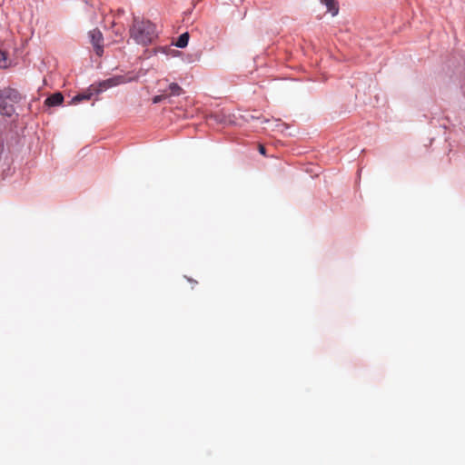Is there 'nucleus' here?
Instances as JSON below:
<instances>
[{
    "label": "nucleus",
    "instance_id": "f257e3e1",
    "mask_svg": "<svg viewBox=\"0 0 465 465\" xmlns=\"http://www.w3.org/2000/svg\"><path fill=\"white\" fill-rule=\"evenodd\" d=\"M130 35L138 45H148L156 39L157 33L152 22L135 18L130 28Z\"/></svg>",
    "mask_w": 465,
    "mask_h": 465
},
{
    "label": "nucleus",
    "instance_id": "f03ea898",
    "mask_svg": "<svg viewBox=\"0 0 465 465\" xmlns=\"http://www.w3.org/2000/svg\"><path fill=\"white\" fill-rule=\"evenodd\" d=\"M21 99L19 92L14 88L6 87L0 90V114L11 116L14 112V104Z\"/></svg>",
    "mask_w": 465,
    "mask_h": 465
},
{
    "label": "nucleus",
    "instance_id": "7ed1b4c3",
    "mask_svg": "<svg viewBox=\"0 0 465 465\" xmlns=\"http://www.w3.org/2000/svg\"><path fill=\"white\" fill-rule=\"evenodd\" d=\"M89 36H90V39H91V43L93 44L94 45V48L95 50V53L98 54V55H102L103 52H104V45H103V35L101 33V31L97 28L95 29H93L89 32Z\"/></svg>",
    "mask_w": 465,
    "mask_h": 465
},
{
    "label": "nucleus",
    "instance_id": "20e7f679",
    "mask_svg": "<svg viewBox=\"0 0 465 465\" xmlns=\"http://www.w3.org/2000/svg\"><path fill=\"white\" fill-rule=\"evenodd\" d=\"M126 82H127V80H126L125 76L118 75V76H114V77H112V78H109V79L104 81L101 84V86H103L104 88H109V87L115 86V85H118L121 84H124Z\"/></svg>",
    "mask_w": 465,
    "mask_h": 465
},
{
    "label": "nucleus",
    "instance_id": "39448f33",
    "mask_svg": "<svg viewBox=\"0 0 465 465\" xmlns=\"http://www.w3.org/2000/svg\"><path fill=\"white\" fill-rule=\"evenodd\" d=\"M64 101V96L61 93H54L47 97L45 104L48 106H57Z\"/></svg>",
    "mask_w": 465,
    "mask_h": 465
},
{
    "label": "nucleus",
    "instance_id": "423d86ee",
    "mask_svg": "<svg viewBox=\"0 0 465 465\" xmlns=\"http://www.w3.org/2000/svg\"><path fill=\"white\" fill-rule=\"evenodd\" d=\"M323 5H326L328 12L331 13L332 15H336L339 12L338 4L335 0H321Z\"/></svg>",
    "mask_w": 465,
    "mask_h": 465
},
{
    "label": "nucleus",
    "instance_id": "0eeeda50",
    "mask_svg": "<svg viewBox=\"0 0 465 465\" xmlns=\"http://www.w3.org/2000/svg\"><path fill=\"white\" fill-rule=\"evenodd\" d=\"M188 41H189V34L183 33L178 37V39L175 43V45L179 48H184L187 46Z\"/></svg>",
    "mask_w": 465,
    "mask_h": 465
},
{
    "label": "nucleus",
    "instance_id": "6e6552de",
    "mask_svg": "<svg viewBox=\"0 0 465 465\" xmlns=\"http://www.w3.org/2000/svg\"><path fill=\"white\" fill-rule=\"evenodd\" d=\"M169 90L172 95H180L182 94V88L175 83H172L169 85Z\"/></svg>",
    "mask_w": 465,
    "mask_h": 465
},
{
    "label": "nucleus",
    "instance_id": "1a4fd4ad",
    "mask_svg": "<svg viewBox=\"0 0 465 465\" xmlns=\"http://www.w3.org/2000/svg\"><path fill=\"white\" fill-rule=\"evenodd\" d=\"M92 96V94L89 93V94H78L76 96H74L73 98V102L76 103V102H80V101H83V100H89Z\"/></svg>",
    "mask_w": 465,
    "mask_h": 465
},
{
    "label": "nucleus",
    "instance_id": "9d476101",
    "mask_svg": "<svg viewBox=\"0 0 465 465\" xmlns=\"http://www.w3.org/2000/svg\"><path fill=\"white\" fill-rule=\"evenodd\" d=\"M6 67L5 57L3 53L0 54V68Z\"/></svg>",
    "mask_w": 465,
    "mask_h": 465
},
{
    "label": "nucleus",
    "instance_id": "9b49d317",
    "mask_svg": "<svg viewBox=\"0 0 465 465\" xmlns=\"http://www.w3.org/2000/svg\"><path fill=\"white\" fill-rule=\"evenodd\" d=\"M163 95H156L153 97V104L160 103L163 100Z\"/></svg>",
    "mask_w": 465,
    "mask_h": 465
},
{
    "label": "nucleus",
    "instance_id": "f8f14e48",
    "mask_svg": "<svg viewBox=\"0 0 465 465\" xmlns=\"http://www.w3.org/2000/svg\"><path fill=\"white\" fill-rule=\"evenodd\" d=\"M259 152L260 153L263 154V155H266V149L263 145L260 144L259 145Z\"/></svg>",
    "mask_w": 465,
    "mask_h": 465
},
{
    "label": "nucleus",
    "instance_id": "ddd939ff",
    "mask_svg": "<svg viewBox=\"0 0 465 465\" xmlns=\"http://www.w3.org/2000/svg\"><path fill=\"white\" fill-rule=\"evenodd\" d=\"M155 51L166 54L167 53V47H158Z\"/></svg>",
    "mask_w": 465,
    "mask_h": 465
},
{
    "label": "nucleus",
    "instance_id": "4468645a",
    "mask_svg": "<svg viewBox=\"0 0 465 465\" xmlns=\"http://www.w3.org/2000/svg\"><path fill=\"white\" fill-rule=\"evenodd\" d=\"M3 148H4V141H3V139L0 137V153L3 151Z\"/></svg>",
    "mask_w": 465,
    "mask_h": 465
}]
</instances>
